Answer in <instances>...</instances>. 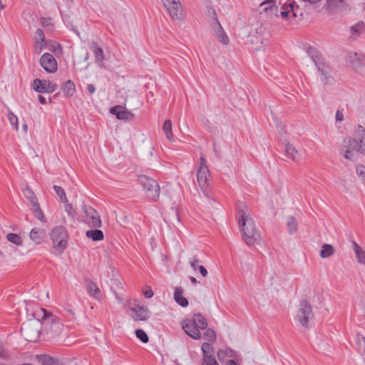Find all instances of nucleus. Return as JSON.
Wrapping results in <instances>:
<instances>
[{"label":"nucleus","instance_id":"50","mask_svg":"<svg viewBox=\"0 0 365 365\" xmlns=\"http://www.w3.org/2000/svg\"><path fill=\"white\" fill-rule=\"evenodd\" d=\"M217 359L220 361L223 362L227 358L224 349H220L217 353Z\"/></svg>","mask_w":365,"mask_h":365},{"label":"nucleus","instance_id":"25","mask_svg":"<svg viewBox=\"0 0 365 365\" xmlns=\"http://www.w3.org/2000/svg\"><path fill=\"white\" fill-rule=\"evenodd\" d=\"M275 4L276 0H266L260 4L259 7L263 11H269L274 14L277 7Z\"/></svg>","mask_w":365,"mask_h":365},{"label":"nucleus","instance_id":"42","mask_svg":"<svg viewBox=\"0 0 365 365\" xmlns=\"http://www.w3.org/2000/svg\"><path fill=\"white\" fill-rule=\"evenodd\" d=\"M135 335L143 343H148L149 341L148 336L147 334L140 329L135 330Z\"/></svg>","mask_w":365,"mask_h":365},{"label":"nucleus","instance_id":"37","mask_svg":"<svg viewBox=\"0 0 365 365\" xmlns=\"http://www.w3.org/2000/svg\"><path fill=\"white\" fill-rule=\"evenodd\" d=\"M205 329L206 330L203 334V337L210 342H215L216 341V334L215 331L211 328Z\"/></svg>","mask_w":365,"mask_h":365},{"label":"nucleus","instance_id":"5","mask_svg":"<svg viewBox=\"0 0 365 365\" xmlns=\"http://www.w3.org/2000/svg\"><path fill=\"white\" fill-rule=\"evenodd\" d=\"M41 317L29 319L21 328V334L29 341H36L42 329Z\"/></svg>","mask_w":365,"mask_h":365},{"label":"nucleus","instance_id":"30","mask_svg":"<svg viewBox=\"0 0 365 365\" xmlns=\"http://www.w3.org/2000/svg\"><path fill=\"white\" fill-rule=\"evenodd\" d=\"M354 136L359 140V143H363V146H365V127L359 125L354 131Z\"/></svg>","mask_w":365,"mask_h":365},{"label":"nucleus","instance_id":"38","mask_svg":"<svg viewBox=\"0 0 365 365\" xmlns=\"http://www.w3.org/2000/svg\"><path fill=\"white\" fill-rule=\"evenodd\" d=\"M53 189H54L56 195L60 197L61 200L63 202H67L68 199H67V197H66V192H65L63 188H62L61 187L58 186V185H54Z\"/></svg>","mask_w":365,"mask_h":365},{"label":"nucleus","instance_id":"27","mask_svg":"<svg viewBox=\"0 0 365 365\" xmlns=\"http://www.w3.org/2000/svg\"><path fill=\"white\" fill-rule=\"evenodd\" d=\"M90 48L93 50L94 53L96 61L97 63L103 62L104 60V54L103 49L101 47L98 46L96 42H92L90 45Z\"/></svg>","mask_w":365,"mask_h":365},{"label":"nucleus","instance_id":"11","mask_svg":"<svg viewBox=\"0 0 365 365\" xmlns=\"http://www.w3.org/2000/svg\"><path fill=\"white\" fill-rule=\"evenodd\" d=\"M33 88L38 93H51L57 88V85L48 80H41L36 78L32 84Z\"/></svg>","mask_w":365,"mask_h":365},{"label":"nucleus","instance_id":"61","mask_svg":"<svg viewBox=\"0 0 365 365\" xmlns=\"http://www.w3.org/2000/svg\"><path fill=\"white\" fill-rule=\"evenodd\" d=\"M144 295L146 298H151L153 296V292L150 288H149L144 292Z\"/></svg>","mask_w":365,"mask_h":365},{"label":"nucleus","instance_id":"17","mask_svg":"<svg viewBox=\"0 0 365 365\" xmlns=\"http://www.w3.org/2000/svg\"><path fill=\"white\" fill-rule=\"evenodd\" d=\"M130 311L133 313L130 316L135 321H145L149 317L148 310L146 307L135 305L130 307Z\"/></svg>","mask_w":365,"mask_h":365},{"label":"nucleus","instance_id":"20","mask_svg":"<svg viewBox=\"0 0 365 365\" xmlns=\"http://www.w3.org/2000/svg\"><path fill=\"white\" fill-rule=\"evenodd\" d=\"M46 235V234L44 230L36 227L33 228L29 233L30 239L36 245L41 244L45 238Z\"/></svg>","mask_w":365,"mask_h":365},{"label":"nucleus","instance_id":"63","mask_svg":"<svg viewBox=\"0 0 365 365\" xmlns=\"http://www.w3.org/2000/svg\"><path fill=\"white\" fill-rule=\"evenodd\" d=\"M113 283L115 284L117 288L123 289V284L119 279H113Z\"/></svg>","mask_w":365,"mask_h":365},{"label":"nucleus","instance_id":"8","mask_svg":"<svg viewBox=\"0 0 365 365\" xmlns=\"http://www.w3.org/2000/svg\"><path fill=\"white\" fill-rule=\"evenodd\" d=\"M164 7L173 21H181L184 19V13L180 0H161Z\"/></svg>","mask_w":365,"mask_h":365},{"label":"nucleus","instance_id":"40","mask_svg":"<svg viewBox=\"0 0 365 365\" xmlns=\"http://www.w3.org/2000/svg\"><path fill=\"white\" fill-rule=\"evenodd\" d=\"M8 119L11 123L14 126L16 130H19V123H18V118L16 115L11 110L8 112Z\"/></svg>","mask_w":365,"mask_h":365},{"label":"nucleus","instance_id":"1","mask_svg":"<svg viewBox=\"0 0 365 365\" xmlns=\"http://www.w3.org/2000/svg\"><path fill=\"white\" fill-rule=\"evenodd\" d=\"M238 223L245 244L248 246L259 243L260 231L257 228L249 209L244 205L238 206Z\"/></svg>","mask_w":365,"mask_h":365},{"label":"nucleus","instance_id":"13","mask_svg":"<svg viewBox=\"0 0 365 365\" xmlns=\"http://www.w3.org/2000/svg\"><path fill=\"white\" fill-rule=\"evenodd\" d=\"M40 64L48 73H53L57 71L58 64L55 58L49 53H43L40 58Z\"/></svg>","mask_w":365,"mask_h":365},{"label":"nucleus","instance_id":"39","mask_svg":"<svg viewBox=\"0 0 365 365\" xmlns=\"http://www.w3.org/2000/svg\"><path fill=\"white\" fill-rule=\"evenodd\" d=\"M356 343L358 345L359 351L361 354H365V337L360 334H358L357 339H356Z\"/></svg>","mask_w":365,"mask_h":365},{"label":"nucleus","instance_id":"6","mask_svg":"<svg viewBox=\"0 0 365 365\" xmlns=\"http://www.w3.org/2000/svg\"><path fill=\"white\" fill-rule=\"evenodd\" d=\"M51 239L53 243V248L61 254L67 245L68 233L63 226L54 227L51 234Z\"/></svg>","mask_w":365,"mask_h":365},{"label":"nucleus","instance_id":"3","mask_svg":"<svg viewBox=\"0 0 365 365\" xmlns=\"http://www.w3.org/2000/svg\"><path fill=\"white\" fill-rule=\"evenodd\" d=\"M184 331L194 339H200V329H205L207 327L206 319L200 313L194 314L192 319H185L182 322Z\"/></svg>","mask_w":365,"mask_h":365},{"label":"nucleus","instance_id":"4","mask_svg":"<svg viewBox=\"0 0 365 365\" xmlns=\"http://www.w3.org/2000/svg\"><path fill=\"white\" fill-rule=\"evenodd\" d=\"M279 4L280 6H277L274 13L277 18L281 17L284 20L292 23L302 15L299 6L296 5L293 0H287L282 4L280 3Z\"/></svg>","mask_w":365,"mask_h":365},{"label":"nucleus","instance_id":"14","mask_svg":"<svg viewBox=\"0 0 365 365\" xmlns=\"http://www.w3.org/2000/svg\"><path fill=\"white\" fill-rule=\"evenodd\" d=\"M343 148L352 151H357L365 155V145L355 138L346 137L343 140Z\"/></svg>","mask_w":365,"mask_h":365},{"label":"nucleus","instance_id":"15","mask_svg":"<svg viewBox=\"0 0 365 365\" xmlns=\"http://www.w3.org/2000/svg\"><path fill=\"white\" fill-rule=\"evenodd\" d=\"M315 64L320 74L321 81L325 84H330L333 82L334 78L331 75V71L330 67L324 63H317Z\"/></svg>","mask_w":365,"mask_h":365},{"label":"nucleus","instance_id":"19","mask_svg":"<svg viewBox=\"0 0 365 365\" xmlns=\"http://www.w3.org/2000/svg\"><path fill=\"white\" fill-rule=\"evenodd\" d=\"M210 177L209 169H197V179L199 186L201 189H205L207 185V181Z\"/></svg>","mask_w":365,"mask_h":365},{"label":"nucleus","instance_id":"33","mask_svg":"<svg viewBox=\"0 0 365 365\" xmlns=\"http://www.w3.org/2000/svg\"><path fill=\"white\" fill-rule=\"evenodd\" d=\"M163 131L166 135V138L170 141L173 140V134L172 132V123L170 120H166L163 125Z\"/></svg>","mask_w":365,"mask_h":365},{"label":"nucleus","instance_id":"45","mask_svg":"<svg viewBox=\"0 0 365 365\" xmlns=\"http://www.w3.org/2000/svg\"><path fill=\"white\" fill-rule=\"evenodd\" d=\"M34 41L35 42H46V41L45 39L43 31L41 29H38L36 30V34H35Z\"/></svg>","mask_w":365,"mask_h":365},{"label":"nucleus","instance_id":"12","mask_svg":"<svg viewBox=\"0 0 365 365\" xmlns=\"http://www.w3.org/2000/svg\"><path fill=\"white\" fill-rule=\"evenodd\" d=\"M83 212L86 215V220L87 223L93 227H101L102 225L101 220L98 212L87 205L83 207Z\"/></svg>","mask_w":365,"mask_h":365},{"label":"nucleus","instance_id":"59","mask_svg":"<svg viewBox=\"0 0 365 365\" xmlns=\"http://www.w3.org/2000/svg\"><path fill=\"white\" fill-rule=\"evenodd\" d=\"M198 269L202 277H207V271L204 266H202V265L198 266Z\"/></svg>","mask_w":365,"mask_h":365},{"label":"nucleus","instance_id":"54","mask_svg":"<svg viewBox=\"0 0 365 365\" xmlns=\"http://www.w3.org/2000/svg\"><path fill=\"white\" fill-rule=\"evenodd\" d=\"M121 109H123V106H116L112 107L110 109V113L111 114H113V115H116V117L118 118V113L120 112Z\"/></svg>","mask_w":365,"mask_h":365},{"label":"nucleus","instance_id":"28","mask_svg":"<svg viewBox=\"0 0 365 365\" xmlns=\"http://www.w3.org/2000/svg\"><path fill=\"white\" fill-rule=\"evenodd\" d=\"M365 30L364 24L363 21H359L350 28L351 36L352 38H356L359 36Z\"/></svg>","mask_w":365,"mask_h":365},{"label":"nucleus","instance_id":"46","mask_svg":"<svg viewBox=\"0 0 365 365\" xmlns=\"http://www.w3.org/2000/svg\"><path fill=\"white\" fill-rule=\"evenodd\" d=\"M356 171L357 173V175L361 178L363 180H365V166L359 164L356 166Z\"/></svg>","mask_w":365,"mask_h":365},{"label":"nucleus","instance_id":"64","mask_svg":"<svg viewBox=\"0 0 365 365\" xmlns=\"http://www.w3.org/2000/svg\"><path fill=\"white\" fill-rule=\"evenodd\" d=\"M87 89L91 94L93 93L96 91V88L93 84H88Z\"/></svg>","mask_w":365,"mask_h":365},{"label":"nucleus","instance_id":"32","mask_svg":"<svg viewBox=\"0 0 365 365\" xmlns=\"http://www.w3.org/2000/svg\"><path fill=\"white\" fill-rule=\"evenodd\" d=\"M287 225L289 229V234H293L297 232L298 228V222L294 217L289 216L287 219Z\"/></svg>","mask_w":365,"mask_h":365},{"label":"nucleus","instance_id":"51","mask_svg":"<svg viewBox=\"0 0 365 365\" xmlns=\"http://www.w3.org/2000/svg\"><path fill=\"white\" fill-rule=\"evenodd\" d=\"M200 169H208V167L206 164V160H205V155L201 153L200 154V166L199 168Z\"/></svg>","mask_w":365,"mask_h":365},{"label":"nucleus","instance_id":"21","mask_svg":"<svg viewBox=\"0 0 365 365\" xmlns=\"http://www.w3.org/2000/svg\"><path fill=\"white\" fill-rule=\"evenodd\" d=\"M85 284L88 293L96 299H99L101 291L97 284L91 279H86Z\"/></svg>","mask_w":365,"mask_h":365},{"label":"nucleus","instance_id":"53","mask_svg":"<svg viewBox=\"0 0 365 365\" xmlns=\"http://www.w3.org/2000/svg\"><path fill=\"white\" fill-rule=\"evenodd\" d=\"M201 349H202V351L203 353V356H206V355H210L208 354L209 349H210L212 348L209 343L205 342L202 344Z\"/></svg>","mask_w":365,"mask_h":365},{"label":"nucleus","instance_id":"55","mask_svg":"<svg viewBox=\"0 0 365 365\" xmlns=\"http://www.w3.org/2000/svg\"><path fill=\"white\" fill-rule=\"evenodd\" d=\"M52 19L51 18H42L41 24L43 27H49L52 25Z\"/></svg>","mask_w":365,"mask_h":365},{"label":"nucleus","instance_id":"31","mask_svg":"<svg viewBox=\"0 0 365 365\" xmlns=\"http://www.w3.org/2000/svg\"><path fill=\"white\" fill-rule=\"evenodd\" d=\"M334 252V249L332 245L329 244H324L322 246V250H320V257L322 258H327L331 256Z\"/></svg>","mask_w":365,"mask_h":365},{"label":"nucleus","instance_id":"48","mask_svg":"<svg viewBox=\"0 0 365 365\" xmlns=\"http://www.w3.org/2000/svg\"><path fill=\"white\" fill-rule=\"evenodd\" d=\"M23 192L25 197H26L29 200L36 197L34 191L29 186H26Z\"/></svg>","mask_w":365,"mask_h":365},{"label":"nucleus","instance_id":"9","mask_svg":"<svg viewBox=\"0 0 365 365\" xmlns=\"http://www.w3.org/2000/svg\"><path fill=\"white\" fill-rule=\"evenodd\" d=\"M139 181L143 185L148 197L157 200L160 195V186L158 182L146 175L139 176Z\"/></svg>","mask_w":365,"mask_h":365},{"label":"nucleus","instance_id":"29","mask_svg":"<svg viewBox=\"0 0 365 365\" xmlns=\"http://www.w3.org/2000/svg\"><path fill=\"white\" fill-rule=\"evenodd\" d=\"M87 237L92 239L93 241H100L103 240V232L100 230H90L86 233Z\"/></svg>","mask_w":365,"mask_h":365},{"label":"nucleus","instance_id":"7","mask_svg":"<svg viewBox=\"0 0 365 365\" xmlns=\"http://www.w3.org/2000/svg\"><path fill=\"white\" fill-rule=\"evenodd\" d=\"M314 317L312 307L311 304L306 300L299 303L297 314L296 320L304 327L309 328V322Z\"/></svg>","mask_w":365,"mask_h":365},{"label":"nucleus","instance_id":"36","mask_svg":"<svg viewBox=\"0 0 365 365\" xmlns=\"http://www.w3.org/2000/svg\"><path fill=\"white\" fill-rule=\"evenodd\" d=\"M6 239L11 243H13L17 246L22 245L23 240L20 235L15 233H9L6 235Z\"/></svg>","mask_w":365,"mask_h":365},{"label":"nucleus","instance_id":"2","mask_svg":"<svg viewBox=\"0 0 365 365\" xmlns=\"http://www.w3.org/2000/svg\"><path fill=\"white\" fill-rule=\"evenodd\" d=\"M35 317H41L42 331L53 336L58 335L62 329L60 320L45 309H41L34 314Z\"/></svg>","mask_w":365,"mask_h":365},{"label":"nucleus","instance_id":"44","mask_svg":"<svg viewBox=\"0 0 365 365\" xmlns=\"http://www.w3.org/2000/svg\"><path fill=\"white\" fill-rule=\"evenodd\" d=\"M64 203L65 211L68 213V215H70L72 217H74L77 214L76 210L73 208V205L68 203V202Z\"/></svg>","mask_w":365,"mask_h":365},{"label":"nucleus","instance_id":"57","mask_svg":"<svg viewBox=\"0 0 365 365\" xmlns=\"http://www.w3.org/2000/svg\"><path fill=\"white\" fill-rule=\"evenodd\" d=\"M345 152L346 153L344 155V158L347 160H353L354 157L353 151L348 149H345Z\"/></svg>","mask_w":365,"mask_h":365},{"label":"nucleus","instance_id":"49","mask_svg":"<svg viewBox=\"0 0 365 365\" xmlns=\"http://www.w3.org/2000/svg\"><path fill=\"white\" fill-rule=\"evenodd\" d=\"M0 358L6 359H9L8 351L5 349L3 344L0 342Z\"/></svg>","mask_w":365,"mask_h":365},{"label":"nucleus","instance_id":"23","mask_svg":"<svg viewBox=\"0 0 365 365\" xmlns=\"http://www.w3.org/2000/svg\"><path fill=\"white\" fill-rule=\"evenodd\" d=\"M299 152L297 149L290 143L285 145V155L292 161L297 160Z\"/></svg>","mask_w":365,"mask_h":365},{"label":"nucleus","instance_id":"56","mask_svg":"<svg viewBox=\"0 0 365 365\" xmlns=\"http://www.w3.org/2000/svg\"><path fill=\"white\" fill-rule=\"evenodd\" d=\"M29 202L31 205V210H33V209H36L40 207V205L38 202V199L36 197H34V199L32 198L31 200H30Z\"/></svg>","mask_w":365,"mask_h":365},{"label":"nucleus","instance_id":"10","mask_svg":"<svg viewBox=\"0 0 365 365\" xmlns=\"http://www.w3.org/2000/svg\"><path fill=\"white\" fill-rule=\"evenodd\" d=\"M345 60L356 72H361L365 67V55L355 51H349Z\"/></svg>","mask_w":365,"mask_h":365},{"label":"nucleus","instance_id":"34","mask_svg":"<svg viewBox=\"0 0 365 365\" xmlns=\"http://www.w3.org/2000/svg\"><path fill=\"white\" fill-rule=\"evenodd\" d=\"M118 119L125 120H133L134 119V114L123 107L121 111L118 113Z\"/></svg>","mask_w":365,"mask_h":365},{"label":"nucleus","instance_id":"43","mask_svg":"<svg viewBox=\"0 0 365 365\" xmlns=\"http://www.w3.org/2000/svg\"><path fill=\"white\" fill-rule=\"evenodd\" d=\"M202 365H219L215 357L212 355L203 356Z\"/></svg>","mask_w":365,"mask_h":365},{"label":"nucleus","instance_id":"16","mask_svg":"<svg viewBox=\"0 0 365 365\" xmlns=\"http://www.w3.org/2000/svg\"><path fill=\"white\" fill-rule=\"evenodd\" d=\"M327 9L331 14L341 13L348 9L344 0H327Z\"/></svg>","mask_w":365,"mask_h":365},{"label":"nucleus","instance_id":"18","mask_svg":"<svg viewBox=\"0 0 365 365\" xmlns=\"http://www.w3.org/2000/svg\"><path fill=\"white\" fill-rule=\"evenodd\" d=\"M212 29L218 41L225 46L228 45L230 43V39L217 19H215Z\"/></svg>","mask_w":365,"mask_h":365},{"label":"nucleus","instance_id":"58","mask_svg":"<svg viewBox=\"0 0 365 365\" xmlns=\"http://www.w3.org/2000/svg\"><path fill=\"white\" fill-rule=\"evenodd\" d=\"M199 262V260L195 257L192 260L190 261V266L194 270L197 269V264Z\"/></svg>","mask_w":365,"mask_h":365},{"label":"nucleus","instance_id":"41","mask_svg":"<svg viewBox=\"0 0 365 365\" xmlns=\"http://www.w3.org/2000/svg\"><path fill=\"white\" fill-rule=\"evenodd\" d=\"M34 216L41 222H46V218L43 214V210H41V207H38V208L33 209L32 210Z\"/></svg>","mask_w":365,"mask_h":365},{"label":"nucleus","instance_id":"24","mask_svg":"<svg viewBox=\"0 0 365 365\" xmlns=\"http://www.w3.org/2000/svg\"><path fill=\"white\" fill-rule=\"evenodd\" d=\"M352 246L358 262L365 266V251L356 242H352Z\"/></svg>","mask_w":365,"mask_h":365},{"label":"nucleus","instance_id":"47","mask_svg":"<svg viewBox=\"0 0 365 365\" xmlns=\"http://www.w3.org/2000/svg\"><path fill=\"white\" fill-rule=\"evenodd\" d=\"M47 45L46 42H35L34 43V49L36 54H40L43 48H45Z\"/></svg>","mask_w":365,"mask_h":365},{"label":"nucleus","instance_id":"52","mask_svg":"<svg viewBox=\"0 0 365 365\" xmlns=\"http://www.w3.org/2000/svg\"><path fill=\"white\" fill-rule=\"evenodd\" d=\"M224 351L227 357L235 358L237 356L236 351L229 347L225 349Z\"/></svg>","mask_w":365,"mask_h":365},{"label":"nucleus","instance_id":"26","mask_svg":"<svg viewBox=\"0 0 365 365\" xmlns=\"http://www.w3.org/2000/svg\"><path fill=\"white\" fill-rule=\"evenodd\" d=\"M61 89L66 96L70 97L75 93L76 86L73 81L68 80L63 84Z\"/></svg>","mask_w":365,"mask_h":365},{"label":"nucleus","instance_id":"35","mask_svg":"<svg viewBox=\"0 0 365 365\" xmlns=\"http://www.w3.org/2000/svg\"><path fill=\"white\" fill-rule=\"evenodd\" d=\"M42 365H63L58 359L44 355L41 358Z\"/></svg>","mask_w":365,"mask_h":365},{"label":"nucleus","instance_id":"60","mask_svg":"<svg viewBox=\"0 0 365 365\" xmlns=\"http://www.w3.org/2000/svg\"><path fill=\"white\" fill-rule=\"evenodd\" d=\"M344 119V115L342 112L340 110H337L336 113V121H341Z\"/></svg>","mask_w":365,"mask_h":365},{"label":"nucleus","instance_id":"62","mask_svg":"<svg viewBox=\"0 0 365 365\" xmlns=\"http://www.w3.org/2000/svg\"><path fill=\"white\" fill-rule=\"evenodd\" d=\"M52 48H49V50L50 51H52L53 52H56V51L58 48H61V46L59 43H53L52 45H51Z\"/></svg>","mask_w":365,"mask_h":365},{"label":"nucleus","instance_id":"22","mask_svg":"<svg viewBox=\"0 0 365 365\" xmlns=\"http://www.w3.org/2000/svg\"><path fill=\"white\" fill-rule=\"evenodd\" d=\"M183 289L182 287H176L174 292V299L177 304L182 307L188 306V300L183 297Z\"/></svg>","mask_w":365,"mask_h":365}]
</instances>
